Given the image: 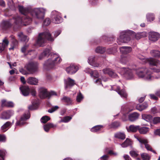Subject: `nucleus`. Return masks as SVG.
<instances>
[{"instance_id": "6ab92c4d", "label": "nucleus", "mask_w": 160, "mask_h": 160, "mask_svg": "<svg viewBox=\"0 0 160 160\" xmlns=\"http://www.w3.org/2000/svg\"><path fill=\"white\" fill-rule=\"evenodd\" d=\"M139 116V114L136 112H134L130 114L128 116V120L132 122L137 120Z\"/></svg>"}, {"instance_id": "39448f33", "label": "nucleus", "mask_w": 160, "mask_h": 160, "mask_svg": "<svg viewBox=\"0 0 160 160\" xmlns=\"http://www.w3.org/2000/svg\"><path fill=\"white\" fill-rule=\"evenodd\" d=\"M133 32L130 31H123L120 33L119 38L117 39V42L118 44L120 42L127 43L130 40V36L131 34H133Z\"/></svg>"}, {"instance_id": "473e14b6", "label": "nucleus", "mask_w": 160, "mask_h": 160, "mask_svg": "<svg viewBox=\"0 0 160 160\" xmlns=\"http://www.w3.org/2000/svg\"><path fill=\"white\" fill-rule=\"evenodd\" d=\"M143 119L148 122H151L152 120V117L150 114H143L142 115Z\"/></svg>"}, {"instance_id": "ddd939ff", "label": "nucleus", "mask_w": 160, "mask_h": 160, "mask_svg": "<svg viewBox=\"0 0 160 160\" xmlns=\"http://www.w3.org/2000/svg\"><path fill=\"white\" fill-rule=\"evenodd\" d=\"M64 82L66 89L71 88L75 84L74 80L69 77L64 80Z\"/></svg>"}, {"instance_id": "09e8293b", "label": "nucleus", "mask_w": 160, "mask_h": 160, "mask_svg": "<svg viewBox=\"0 0 160 160\" xmlns=\"http://www.w3.org/2000/svg\"><path fill=\"white\" fill-rule=\"evenodd\" d=\"M147 20L151 22L154 20V15L152 13H148L147 15Z\"/></svg>"}, {"instance_id": "a211bd4d", "label": "nucleus", "mask_w": 160, "mask_h": 160, "mask_svg": "<svg viewBox=\"0 0 160 160\" xmlns=\"http://www.w3.org/2000/svg\"><path fill=\"white\" fill-rule=\"evenodd\" d=\"M104 74H108L110 76L113 78H116L118 77L117 75L111 69L109 68H106L102 70Z\"/></svg>"}, {"instance_id": "c03bdc74", "label": "nucleus", "mask_w": 160, "mask_h": 160, "mask_svg": "<svg viewBox=\"0 0 160 160\" xmlns=\"http://www.w3.org/2000/svg\"><path fill=\"white\" fill-rule=\"evenodd\" d=\"M141 156L143 160H150L151 158L148 154L146 153L141 154Z\"/></svg>"}, {"instance_id": "338daca9", "label": "nucleus", "mask_w": 160, "mask_h": 160, "mask_svg": "<svg viewBox=\"0 0 160 160\" xmlns=\"http://www.w3.org/2000/svg\"><path fill=\"white\" fill-rule=\"evenodd\" d=\"M123 157L125 160H132L130 156L128 155H124Z\"/></svg>"}, {"instance_id": "aec40b11", "label": "nucleus", "mask_w": 160, "mask_h": 160, "mask_svg": "<svg viewBox=\"0 0 160 160\" xmlns=\"http://www.w3.org/2000/svg\"><path fill=\"white\" fill-rule=\"evenodd\" d=\"M22 94L24 96H27L29 94L30 89L28 86H22L19 88Z\"/></svg>"}, {"instance_id": "052dcab7", "label": "nucleus", "mask_w": 160, "mask_h": 160, "mask_svg": "<svg viewBox=\"0 0 160 160\" xmlns=\"http://www.w3.org/2000/svg\"><path fill=\"white\" fill-rule=\"evenodd\" d=\"M145 148L148 151H151L152 150V147L148 143H147L145 145Z\"/></svg>"}, {"instance_id": "774afa93", "label": "nucleus", "mask_w": 160, "mask_h": 160, "mask_svg": "<svg viewBox=\"0 0 160 160\" xmlns=\"http://www.w3.org/2000/svg\"><path fill=\"white\" fill-rule=\"evenodd\" d=\"M108 158V155H104L101 157L100 158L101 159L103 160H107Z\"/></svg>"}, {"instance_id": "f8f14e48", "label": "nucleus", "mask_w": 160, "mask_h": 160, "mask_svg": "<svg viewBox=\"0 0 160 160\" xmlns=\"http://www.w3.org/2000/svg\"><path fill=\"white\" fill-rule=\"evenodd\" d=\"M39 96L40 98L44 99L48 97V92L47 89L43 87L40 88L38 90Z\"/></svg>"}, {"instance_id": "3c124183", "label": "nucleus", "mask_w": 160, "mask_h": 160, "mask_svg": "<svg viewBox=\"0 0 160 160\" xmlns=\"http://www.w3.org/2000/svg\"><path fill=\"white\" fill-rule=\"evenodd\" d=\"M153 124H156L160 123V117H156L153 118L152 120Z\"/></svg>"}, {"instance_id": "69168bd1", "label": "nucleus", "mask_w": 160, "mask_h": 160, "mask_svg": "<svg viewBox=\"0 0 160 160\" xmlns=\"http://www.w3.org/2000/svg\"><path fill=\"white\" fill-rule=\"evenodd\" d=\"M151 69L153 70V71L156 72H160V68L157 67H154L151 68Z\"/></svg>"}, {"instance_id": "cd10ccee", "label": "nucleus", "mask_w": 160, "mask_h": 160, "mask_svg": "<svg viewBox=\"0 0 160 160\" xmlns=\"http://www.w3.org/2000/svg\"><path fill=\"white\" fill-rule=\"evenodd\" d=\"M61 100L63 102L66 103V105H71L72 104V100L69 97L64 96L61 99Z\"/></svg>"}, {"instance_id": "4d7b16f0", "label": "nucleus", "mask_w": 160, "mask_h": 160, "mask_svg": "<svg viewBox=\"0 0 160 160\" xmlns=\"http://www.w3.org/2000/svg\"><path fill=\"white\" fill-rule=\"evenodd\" d=\"M91 75L92 77L95 78H98L99 76V73L97 71H92L91 72Z\"/></svg>"}, {"instance_id": "ea45409f", "label": "nucleus", "mask_w": 160, "mask_h": 160, "mask_svg": "<svg viewBox=\"0 0 160 160\" xmlns=\"http://www.w3.org/2000/svg\"><path fill=\"white\" fill-rule=\"evenodd\" d=\"M28 46L27 45L24 46L21 49V51L25 55L29 54V52H32V50H28Z\"/></svg>"}, {"instance_id": "f3484780", "label": "nucleus", "mask_w": 160, "mask_h": 160, "mask_svg": "<svg viewBox=\"0 0 160 160\" xmlns=\"http://www.w3.org/2000/svg\"><path fill=\"white\" fill-rule=\"evenodd\" d=\"M9 41L6 37L2 40V43H0V53L4 51L9 44Z\"/></svg>"}, {"instance_id": "9d476101", "label": "nucleus", "mask_w": 160, "mask_h": 160, "mask_svg": "<svg viewBox=\"0 0 160 160\" xmlns=\"http://www.w3.org/2000/svg\"><path fill=\"white\" fill-rule=\"evenodd\" d=\"M52 15L55 20H53V21L56 24H59L62 21V19L60 16V13L58 12L55 11L52 12Z\"/></svg>"}, {"instance_id": "680f3d73", "label": "nucleus", "mask_w": 160, "mask_h": 160, "mask_svg": "<svg viewBox=\"0 0 160 160\" xmlns=\"http://www.w3.org/2000/svg\"><path fill=\"white\" fill-rule=\"evenodd\" d=\"M48 98H49L50 97L53 95L56 96L57 95L56 93L54 91H51L50 92H48Z\"/></svg>"}, {"instance_id": "864d4df0", "label": "nucleus", "mask_w": 160, "mask_h": 160, "mask_svg": "<svg viewBox=\"0 0 160 160\" xmlns=\"http://www.w3.org/2000/svg\"><path fill=\"white\" fill-rule=\"evenodd\" d=\"M59 108V107L58 106H56L54 107H52L50 109H49L48 110V112L50 113H52L53 112L57 110Z\"/></svg>"}, {"instance_id": "72a5a7b5", "label": "nucleus", "mask_w": 160, "mask_h": 160, "mask_svg": "<svg viewBox=\"0 0 160 160\" xmlns=\"http://www.w3.org/2000/svg\"><path fill=\"white\" fill-rule=\"evenodd\" d=\"M11 126V123L8 121L1 127V129L3 132L6 131Z\"/></svg>"}, {"instance_id": "5701e85b", "label": "nucleus", "mask_w": 160, "mask_h": 160, "mask_svg": "<svg viewBox=\"0 0 160 160\" xmlns=\"http://www.w3.org/2000/svg\"><path fill=\"white\" fill-rule=\"evenodd\" d=\"M2 103L3 107L12 108L14 106V103L11 101H8L5 100H3L2 101Z\"/></svg>"}, {"instance_id": "4be33fe9", "label": "nucleus", "mask_w": 160, "mask_h": 160, "mask_svg": "<svg viewBox=\"0 0 160 160\" xmlns=\"http://www.w3.org/2000/svg\"><path fill=\"white\" fill-rule=\"evenodd\" d=\"M133 34H131L132 35H135V38L137 40H139L140 38L145 37L147 36V34L145 32H138L136 34H134L135 33L134 32Z\"/></svg>"}, {"instance_id": "7c9ffc66", "label": "nucleus", "mask_w": 160, "mask_h": 160, "mask_svg": "<svg viewBox=\"0 0 160 160\" xmlns=\"http://www.w3.org/2000/svg\"><path fill=\"white\" fill-rule=\"evenodd\" d=\"M149 130V128L146 127H141L139 126L138 131L141 134H145L147 133Z\"/></svg>"}, {"instance_id": "f03ea898", "label": "nucleus", "mask_w": 160, "mask_h": 160, "mask_svg": "<svg viewBox=\"0 0 160 160\" xmlns=\"http://www.w3.org/2000/svg\"><path fill=\"white\" fill-rule=\"evenodd\" d=\"M135 71L136 74L139 78L146 80H151L154 78L150 72L146 68H140L135 69L134 68H121L120 73L127 79H133L135 76L133 73V71Z\"/></svg>"}, {"instance_id": "e2e57ef3", "label": "nucleus", "mask_w": 160, "mask_h": 160, "mask_svg": "<svg viewBox=\"0 0 160 160\" xmlns=\"http://www.w3.org/2000/svg\"><path fill=\"white\" fill-rule=\"evenodd\" d=\"M5 151L0 150V157H1L2 158H3V157L5 155Z\"/></svg>"}, {"instance_id": "0e129e2a", "label": "nucleus", "mask_w": 160, "mask_h": 160, "mask_svg": "<svg viewBox=\"0 0 160 160\" xmlns=\"http://www.w3.org/2000/svg\"><path fill=\"white\" fill-rule=\"evenodd\" d=\"M5 139L6 137L4 135L0 134V142H5Z\"/></svg>"}, {"instance_id": "de8ad7c7", "label": "nucleus", "mask_w": 160, "mask_h": 160, "mask_svg": "<svg viewBox=\"0 0 160 160\" xmlns=\"http://www.w3.org/2000/svg\"><path fill=\"white\" fill-rule=\"evenodd\" d=\"M95 51L97 53H103L105 52V49L102 47H98L96 48Z\"/></svg>"}, {"instance_id": "6e6552de", "label": "nucleus", "mask_w": 160, "mask_h": 160, "mask_svg": "<svg viewBox=\"0 0 160 160\" xmlns=\"http://www.w3.org/2000/svg\"><path fill=\"white\" fill-rule=\"evenodd\" d=\"M12 20H13L14 22H15L13 18L12 19H9L8 20H2L0 24L1 27L4 30H7L10 28L12 26Z\"/></svg>"}, {"instance_id": "79ce46f5", "label": "nucleus", "mask_w": 160, "mask_h": 160, "mask_svg": "<svg viewBox=\"0 0 160 160\" xmlns=\"http://www.w3.org/2000/svg\"><path fill=\"white\" fill-rule=\"evenodd\" d=\"M120 125V123L118 122H112L109 125L110 127L111 128H117Z\"/></svg>"}, {"instance_id": "e433bc0d", "label": "nucleus", "mask_w": 160, "mask_h": 160, "mask_svg": "<svg viewBox=\"0 0 160 160\" xmlns=\"http://www.w3.org/2000/svg\"><path fill=\"white\" fill-rule=\"evenodd\" d=\"M18 36L21 41L23 42H27L28 41V38L27 37L24 35L22 32L18 34Z\"/></svg>"}, {"instance_id": "a18cd8bd", "label": "nucleus", "mask_w": 160, "mask_h": 160, "mask_svg": "<svg viewBox=\"0 0 160 160\" xmlns=\"http://www.w3.org/2000/svg\"><path fill=\"white\" fill-rule=\"evenodd\" d=\"M102 127V125H97L92 128L91 129V131L94 132H98L99 131Z\"/></svg>"}, {"instance_id": "9b49d317", "label": "nucleus", "mask_w": 160, "mask_h": 160, "mask_svg": "<svg viewBox=\"0 0 160 160\" xmlns=\"http://www.w3.org/2000/svg\"><path fill=\"white\" fill-rule=\"evenodd\" d=\"M78 69V67L77 66L71 64L66 68V71L68 73L72 74L76 73Z\"/></svg>"}, {"instance_id": "7ed1b4c3", "label": "nucleus", "mask_w": 160, "mask_h": 160, "mask_svg": "<svg viewBox=\"0 0 160 160\" xmlns=\"http://www.w3.org/2000/svg\"><path fill=\"white\" fill-rule=\"evenodd\" d=\"M51 58L45 62L44 67L47 70L53 68L54 67L59 64L62 59L58 54L56 53H51Z\"/></svg>"}, {"instance_id": "412c9836", "label": "nucleus", "mask_w": 160, "mask_h": 160, "mask_svg": "<svg viewBox=\"0 0 160 160\" xmlns=\"http://www.w3.org/2000/svg\"><path fill=\"white\" fill-rule=\"evenodd\" d=\"M120 50L122 55H126L131 52L132 48L130 47H122L120 48Z\"/></svg>"}, {"instance_id": "f704fd0d", "label": "nucleus", "mask_w": 160, "mask_h": 160, "mask_svg": "<svg viewBox=\"0 0 160 160\" xmlns=\"http://www.w3.org/2000/svg\"><path fill=\"white\" fill-rule=\"evenodd\" d=\"M56 125H54L53 123H48L44 125L43 127L44 130L46 132H48L50 128H53L56 127Z\"/></svg>"}, {"instance_id": "5fc2aeb1", "label": "nucleus", "mask_w": 160, "mask_h": 160, "mask_svg": "<svg viewBox=\"0 0 160 160\" xmlns=\"http://www.w3.org/2000/svg\"><path fill=\"white\" fill-rule=\"evenodd\" d=\"M72 119V117L68 116L63 118L62 121V122H67L69 121Z\"/></svg>"}, {"instance_id": "c9c22d12", "label": "nucleus", "mask_w": 160, "mask_h": 160, "mask_svg": "<svg viewBox=\"0 0 160 160\" xmlns=\"http://www.w3.org/2000/svg\"><path fill=\"white\" fill-rule=\"evenodd\" d=\"M150 54L152 56L154 57L158 58H160V52L158 50H152L150 52Z\"/></svg>"}, {"instance_id": "8fccbe9b", "label": "nucleus", "mask_w": 160, "mask_h": 160, "mask_svg": "<svg viewBox=\"0 0 160 160\" xmlns=\"http://www.w3.org/2000/svg\"><path fill=\"white\" fill-rule=\"evenodd\" d=\"M50 119V118L49 117L47 116H45L42 117L41 119V121L42 122L45 123H46Z\"/></svg>"}, {"instance_id": "37998d69", "label": "nucleus", "mask_w": 160, "mask_h": 160, "mask_svg": "<svg viewBox=\"0 0 160 160\" xmlns=\"http://www.w3.org/2000/svg\"><path fill=\"white\" fill-rule=\"evenodd\" d=\"M38 105L39 104L38 102H37L35 103H34L33 102H32V105H31L28 107V109L31 110H36L38 108Z\"/></svg>"}, {"instance_id": "58836bf2", "label": "nucleus", "mask_w": 160, "mask_h": 160, "mask_svg": "<svg viewBox=\"0 0 160 160\" xmlns=\"http://www.w3.org/2000/svg\"><path fill=\"white\" fill-rule=\"evenodd\" d=\"M131 143L130 139L127 138L125 141L121 144V145L122 147L125 148L131 145Z\"/></svg>"}, {"instance_id": "0eeeda50", "label": "nucleus", "mask_w": 160, "mask_h": 160, "mask_svg": "<svg viewBox=\"0 0 160 160\" xmlns=\"http://www.w3.org/2000/svg\"><path fill=\"white\" fill-rule=\"evenodd\" d=\"M30 117V115L29 113H27V114L25 113L24 114L23 116L21 117L19 120L17 121L15 123V125L20 127L23 126L26 123V120L29 119Z\"/></svg>"}, {"instance_id": "bf43d9fd", "label": "nucleus", "mask_w": 160, "mask_h": 160, "mask_svg": "<svg viewBox=\"0 0 160 160\" xmlns=\"http://www.w3.org/2000/svg\"><path fill=\"white\" fill-rule=\"evenodd\" d=\"M154 134L155 136H158L160 137V128L157 129L155 130Z\"/></svg>"}, {"instance_id": "b1692460", "label": "nucleus", "mask_w": 160, "mask_h": 160, "mask_svg": "<svg viewBox=\"0 0 160 160\" xmlns=\"http://www.w3.org/2000/svg\"><path fill=\"white\" fill-rule=\"evenodd\" d=\"M130 60V57L128 55H122L120 59V62L122 64H125Z\"/></svg>"}, {"instance_id": "393cba45", "label": "nucleus", "mask_w": 160, "mask_h": 160, "mask_svg": "<svg viewBox=\"0 0 160 160\" xmlns=\"http://www.w3.org/2000/svg\"><path fill=\"white\" fill-rule=\"evenodd\" d=\"M148 106L147 102H144L141 104H137L136 108L137 110L140 111H142L147 108Z\"/></svg>"}, {"instance_id": "c85d7f7f", "label": "nucleus", "mask_w": 160, "mask_h": 160, "mask_svg": "<svg viewBox=\"0 0 160 160\" xmlns=\"http://www.w3.org/2000/svg\"><path fill=\"white\" fill-rule=\"evenodd\" d=\"M139 126H135L134 125H130L127 129V130L128 132H136L138 130Z\"/></svg>"}, {"instance_id": "4c0bfd02", "label": "nucleus", "mask_w": 160, "mask_h": 160, "mask_svg": "<svg viewBox=\"0 0 160 160\" xmlns=\"http://www.w3.org/2000/svg\"><path fill=\"white\" fill-rule=\"evenodd\" d=\"M148 61L150 65L152 66H157L158 63L159 62L158 60L152 58L148 59Z\"/></svg>"}, {"instance_id": "2f4dec72", "label": "nucleus", "mask_w": 160, "mask_h": 160, "mask_svg": "<svg viewBox=\"0 0 160 160\" xmlns=\"http://www.w3.org/2000/svg\"><path fill=\"white\" fill-rule=\"evenodd\" d=\"M115 138L121 140H124L126 138V135L123 132H118L114 134Z\"/></svg>"}, {"instance_id": "423d86ee", "label": "nucleus", "mask_w": 160, "mask_h": 160, "mask_svg": "<svg viewBox=\"0 0 160 160\" xmlns=\"http://www.w3.org/2000/svg\"><path fill=\"white\" fill-rule=\"evenodd\" d=\"M25 67L29 72L33 73L38 71V64L37 62H30L25 65Z\"/></svg>"}, {"instance_id": "20e7f679", "label": "nucleus", "mask_w": 160, "mask_h": 160, "mask_svg": "<svg viewBox=\"0 0 160 160\" xmlns=\"http://www.w3.org/2000/svg\"><path fill=\"white\" fill-rule=\"evenodd\" d=\"M47 40L51 42H52L54 40L48 30L39 34L37 41V44L40 47H43L44 45Z\"/></svg>"}, {"instance_id": "2eb2a0df", "label": "nucleus", "mask_w": 160, "mask_h": 160, "mask_svg": "<svg viewBox=\"0 0 160 160\" xmlns=\"http://www.w3.org/2000/svg\"><path fill=\"white\" fill-rule=\"evenodd\" d=\"M159 33L155 32H151L149 33V39L153 42L157 41L160 37Z\"/></svg>"}, {"instance_id": "603ef678", "label": "nucleus", "mask_w": 160, "mask_h": 160, "mask_svg": "<svg viewBox=\"0 0 160 160\" xmlns=\"http://www.w3.org/2000/svg\"><path fill=\"white\" fill-rule=\"evenodd\" d=\"M138 152L136 151L132 150L129 152V154L132 157L135 158L138 157Z\"/></svg>"}, {"instance_id": "dca6fc26", "label": "nucleus", "mask_w": 160, "mask_h": 160, "mask_svg": "<svg viewBox=\"0 0 160 160\" xmlns=\"http://www.w3.org/2000/svg\"><path fill=\"white\" fill-rule=\"evenodd\" d=\"M97 59L96 57L91 56L88 58V63L93 67H98L100 66V64L96 62Z\"/></svg>"}, {"instance_id": "c756f323", "label": "nucleus", "mask_w": 160, "mask_h": 160, "mask_svg": "<svg viewBox=\"0 0 160 160\" xmlns=\"http://www.w3.org/2000/svg\"><path fill=\"white\" fill-rule=\"evenodd\" d=\"M51 51V50L49 49L46 48L43 51L42 53L40 55L39 58V59H42L44 57H47L48 55H50L49 53Z\"/></svg>"}, {"instance_id": "f257e3e1", "label": "nucleus", "mask_w": 160, "mask_h": 160, "mask_svg": "<svg viewBox=\"0 0 160 160\" xmlns=\"http://www.w3.org/2000/svg\"><path fill=\"white\" fill-rule=\"evenodd\" d=\"M18 9L20 12L23 14V16H18L13 18L15 24H21L24 26L30 24L32 19L28 15H30L33 17L38 19H43L44 18L46 9L43 8H35L29 11L28 8H25L23 6H18Z\"/></svg>"}, {"instance_id": "6e6d98bb", "label": "nucleus", "mask_w": 160, "mask_h": 160, "mask_svg": "<svg viewBox=\"0 0 160 160\" xmlns=\"http://www.w3.org/2000/svg\"><path fill=\"white\" fill-rule=\"evenodd\" d=\"M51 22L50 19L49 18H46L43 21V25L47 26L49 25Z\"/></svg>"}, {"instance_id": "a19ab883", "label": "nucleus", "mask_w": 160, "mask_h": 160, "mask_svg": "<svg viewBox=\"0 0 160 160\" xmlns=\"http://www.w3.org/2000/svg\"><path fill=\"white\" fill-rule=\"evenodd\" d=\"M136 138L140 143L143 144L144 145L147 143H148V140L145 138L138 137H137Z\"/></svg>"}, {"instance_id": "4468645a", "label": "nucleus", "mask_w": 160, "mask_h": 160, "mask_svg": "<svg viewBox=\"0 0 160 160\" xmlns=\"http://www.w3.org/2000/svg\"><path fill=\"white\" fill-rule=\"evenodd\" d=\"M14 111L12 110L3 112L2 114L1 118L5 119H8L14 114Z\"/></svg>"}, {"instance_id": "13d9d810", "label": "nucleus", "mask_w": 160, "mask_h": 160, "mask_svg": "<svg viewBox=\"0 0 160 160\" xmlns=\"http://www.w3.org/2000/svg\"><path fill=\"white\" fill-rule=\"evenodd\" d=\"M149 96L151 99H153L157 101L158 100V96H157L155 94H150L149 95Z\"/></svg>"}, {"instance_id": "1a4fd4ad", "label": "nucleus", "mask_w": 160, "mask_h": 160, "mask_svg": "<svg viewBox=\"0 0 160 160\" xmlns=\"http://www.w3.org/2000/svg\"><path fill=\"white\" fill-rule=\"evenodd\" d=\"M112 89L113 90L116 91L122 97L127 98L128 95L125 89H123L121 90L120 87L117 86H112Z\"/></svg>"}, {"instance_id": "a878e982", "label": "nucleus", "mask_w": 160, "mask_h": 160, "mask_svg": "<svg viewBox=\"0 0 160 160\" xmlns=\"http://www.w3.org/2000/svg\"><path fill=\"white\" fill-rule=\"evenodd\" d=\"M27 82L31 85H36L38 82V79L35 78L30 77L27 79Z\"/></svg>"}, {"instance_id": "49530a36", "label": "nucleus", "mask_w": 160, "mask_h": 160, "mask_svg": "<svg viewBox=\"0 0 160 160\" xmlns=\"http://www.w3.org/2000/svg\"><path fill=\"white\" fill-rule=\"evenodd\" d=\"M83 98V97L81 92H80L76 97V100L77 102L78 103H80L82 100Z\"/></svg>"}, {"instance_id": "bb28decb", "label": "nucleus", "mask_w": 160, "mask_h": 160, "mask_svg": "<svg viewBox=\"0 0 160 160\" xmlns=\"http://www.w3.org/2000/svg\"><path fill=\"white\" fill-rule=\"evenodd\" d=\"M11 37L12 39L11 44L12 47L9 48L10 50L14 49V48L17 46L18 44V41L15 38V37L13 36H11Z\"/></svg>"}]
</instances>
